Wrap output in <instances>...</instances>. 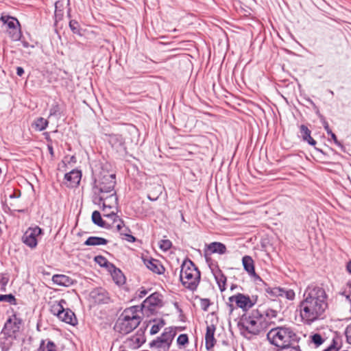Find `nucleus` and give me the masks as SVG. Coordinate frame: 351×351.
Wrapping results in <instances>:
<instances>
[{"instance_id":"nucleus-18","label":"nucleus","mask_w":351,"mask_h":351,"mask_svg":"<svg viewBox=\"0 0 351 351\" xmlns=\"http://www.w3.org/2000/svg\"><path fill=\"white\" fill-rule=\"evenodd\" d=\"M54 284L62 287H70L74 284V280L68 276L64 274H55L52 276Z\"/></svg>"},{"instance_id":"nucleus-32","label":"nucleus","mask_w":351,"mask_h":351,"mask_svg":"<svg viewBox=\"0 0 351 351\" xmlns=\"http://www.w3.org/2000/svg\"><path fill=\"white\" fill-rule=\"evenodd\" d=\"M263 314L265 317L266 320L269 322V326H270L272 324H274L272 322V319L277 317L278 312L272 308H263Z\"/></svg>"},{"instance_id":"nucleus-10","label":"nucleus","mask_w":351,"mask_h":351,"mask_svg":"<svg viewBox=\"0 0 351 351\" xmlns=\"http://www.w3.org/2000/svg\"><path fill=\"white\" fill-rule=\"evenodd\" d=\"M162 295L155 292L147 297L140 306V312L147 310L149 313L154 312L156 308L162 306Z\"/></svg>"},{"instance_id":"nucleus-40","label":"nucleus","mask_w":351,"mask_h":351,"mask_svg":"<svg viewBox=\"0 0 351 351\" xmlns=\"http://www.w3.org/2000/svg\"><path fill=\"white\" fill-rule=\"evenodd\" d=\"M118 223L116 226V229L122 235V232H130L128 228L125 226L124 221L121 219L117 220Z\"/></svg>"},{"instance_id":"nucleus-23","label":"nucleus","mask_w":351,"mask_h":351,"mask_svg":"<svg viewBox=\"0 0 351 351\" xmlns=\"http://www.w3.org/2000/svg\"><path fill=\"white\" fill-rule=\"evenodd\" d=\"M176 334L177 328L170 326L165 328L160 337L171 345Z\"/></svg>"},{"instance_id":"nucleus-11","label":"nucleus","mask_w":351,"mask_h":351,"mask_svg":"<svg viewBox=\"0 0 351 351\" xmlns=\"http://www.w3.org/2000/svg\"><path fill=\"white\" fill-rule=\"evenodd\" d=\"M42 233V229L36 226L35 228H29L24 233L23 236V243L31 248H34L38 243L37 237Z\"/></svg>"},{"instance_id":"nucleus-49","label":"nucleus","mask_w":351,"mask_h":351,"mask_svg":"<svg viewBox=\"0 0 351 351\" xmlns=\"http://www.w3.org/2000/svg\"><path fill=\"white\" fill-rule=\"evenodd\" d=\"M278 351H302L299 346H289Z\"/></svg>"},{"instance_id":"nucleus-27","label":"nucleus","mask_w":351,"mask_h":351,"mask_svg":"<svg viewBox=\"0 0 351 351\" xmlns=\"http://www.w3.org/2000/svg\"><path fill=\"white\" fill-rule=\"evenodd\" d=\"M145 341V338L142 333L133 335L128 340L129 345L134 349L138 348Z\"/></svg>"},{"instance_id":"nucleus-48","label":"nucleus","mask_w":351,"mask_h":351,"mask_svg":"<svg viewBox=\"0 0 351 351\" xmlns=\"http://www.w3.org/2000/svg\"><path fill=\"white\" fill-rule=\"evenodd\" d=\"M104 216L111 219L112 223L117 222L119 219V216L114 211H112L109 213H104Z\"/></svg>"},{"instance_id":"nucleus-14","label":"nucleus","mask_w":351,"mask_h":351,"mask_svg":"<svg viewBox=\"0 0 351 351\" xmlns=\"http://www.w3.org/2000/svg\"><path fill=\"white\" fill-rule=\"evenodd\" d=\"M61 314V316L60 315L58 317L60 320L72 326H75L77 324L75 315L71 309L64 307Z\"/></svg>"},{"instance_id":"nucleus-41","label":"nucleus","mask_w":351,"mask_h":351,"mask_svg":"<svg viewBox=\"0 0 351 351\" xmlns=\"http://www.w3.org/2000/svg\"><path fill=\"white\" fill-rule=\"evenodd\" d=\"M172 246V243L169 239H162L159 243V247L160 248L164 251L167 252L169 250Z\"/></svg>"},{"instance_id":"nucleus-55","label":"nucleus","mask_w":351,"mask_h":351,"mask_svg":"<svg viewBox=\"0 0 351 351\" xmlns=\"http://www.w3.org/2000/svg\"><path fill=\"white\" fill-rule=\"evenodd\" d=\"M16 74L17 75L21 77L24 74V69L21 66H17Z\"/></svg>"},{"instance_id":"nucleus-33","label":"nucleus","mask_w":351,"mask_h":351,"mask_svg":"<svg viewBox=\"0 0 351 351\" xmlns=\"http://www.w3.org/2000/svg\"><path fill=\"white\" fill-rule=\"evenodd\" d=\"M48 124L49 122L47 119L43 117H39L34 121L32 126L35 128L36 130L43 131L47 128Z\"/></svg>"},{"instance_id":"nucleus-1","label":"nucleus","mask_w":351,"mask_h":351,"mask_svg":"<svg viewBox=\"0 0 351 351\" xmlns=\"http://www.w3.org/2000/svg\"><path fill=\"white\" fill-rule=\"evenodd\" d=\"M328 294L319 285H309L303 293L302 299L297 307V311L303 324L311 326L326 317L328 308Z\"/></svg>"},{"instance_id":"nucleus-9","label":"nucleus","mask_w":351,"mask_h":351,"mask_svg":"<svg viewBox=\"0 0 351 351\" xmlns=\"http://www.w3.org/2000/svg\"><path fill=\"white\" fill-rule=\"evenodd\" d=\"M230 310L232 312L234 307L232 304L235 302L236 306L241 308L244 311H248L251 308L256 302V299H251L249 295H246L242 293H237L232 295L228 298Z\"/></svg>"},{"instance_id":"nucleus-4","label":"nucleus","mask_w":351,"mask_h":351,"mask_svg":"<svg viewBox=\"0 0 351 351\" xmlns=\"http://www.w3.org/2000/svg\"><path fill=\"white\" fill-rule=\"evenodd\" d=\"M116 184V175L102 169L95 178L93 184V193L99 197L101 202L104 199V195L112 192Z\"/></svg>"},{"instance_id":"nucleus-52","label":"nucleus","mask_w":351,"mask_h":351,"mask_svg":"<svg viewBox=\"0 0 351 351\" xmlns=\"http://www.w3.org/2000/svg\"><path fill=\"white\" fill-rule=\"evenodd\" d=\"M47 140L49 142V143L47 144L48 151L51 155V157L53 158L54 157V152H53V148L52 143H51V139L50 138H47Z\"/></svg>"},{"instance_id":"nucleus-3","label":"nucleus","mask_w":351,"mask_h":351,"mask_svg":"<svg viewBox=\"0 0 351 351\" xmlns=\"http://www.w3.org/2000/svg\"><path fill=\"white\" fill-rule=\"evenodd\" d=\"M139 306H132L125 308L118 318L115 330L122 335H126L134 330L141 322Z\"/></svg>"},{"instance_id":"nucleus-17","label":"nucleus","mask_w":351,"mask_h":351,"mask_svg":"<svg viewBox=\"0 0 351 351\" xmlns=\"http://www.w3.org/2000/svg\"><path fill=\"white\" fill-rule=\"evenodd\" d=\"M82 177L81 171L73 169L64 176L65 180L69 182V186L74 187L79 184Z\"/></svg>"},{"instance_id":"nucleus-13","label":"nucleus","mask_w":351,"mask_h":351,"mask_svg":"<svg viewBox=\"0 0 351 351\" xmlns=\"http://www.w3.org/2000/svg\"><path fill=\"white\" fill-rule=\"evenodd\" d=\"M215 329L216 328L213 324H210L206 327V332L205 335V345L206 349L208 350L212 349L216 343V339L214 337Z\"/></svg>"},{"instance_id":"nucleus-31","label":"nucleus","mask_w":351,"mask_h":351,"mask_svg":"<svg viewBox=\"0 0 351 351\" xmlns=\"http://www.w3.org/2000/svg\"><path fill=\"white\" fill-rule=\"evenodd\" d=\"M108 240L99 237H88L86 241L84 242V245H106L108 243Z\"/></svg>"},{"instance_id":"nucleus-57","label":"nucleus","mask_w":351,"mask_h":351,"mask_svg":"<svg viewBox=\"0 0 351 351\" xmlns=\"http://www.w3.org/2000/svg\"><path fill=\"white\" fill-rule=\"evenodd\" d=\"M346 269L350 274H351V260L346 263Z\"/></svg>"},{"instance_id":"nucleus-50","label":"nucleus","mask_w":351,"mask_h":351,"mask_svg":"<svg viewBox=\"0 0 351 351\" xmlns=\"http://www.w3.org/2000/svg\"><path fill=\"white\" fill-rule=\"evenodd\" d=\"M345 335H346L348 343L351 344V324H349L346 327V330H345Z\"/></svg>"},{"instance_id":"nucleus-26","label":"nucleus","mask_w":351,"mask_h":351,"mask_svg":"<svg viewBox=\"0 0 351 351\" xmlns=\"http://www.w3.org/2000/svg\"><path fill=\"white\" fill-rule=\"evenodd\" d=\"M208 250L211 254L217 253L219 254H224L226 253V245L220 242H213L207 246Z\"/></svg>"},{"instance_id":"nucleus-53","label":"nucleus","mask_w":351,"mask_h":351,"mask_svg":"<svg viewBox=\"0 0 351 351\" xmlns=\"http://www.w3.org/2000/svg\"><path fill=\"white\" fill-rule=\"evenodd\" d=\"M147 293V291L146 289L141 288L137 293V297L139 298H142L144 296H145Z\"/></svg>"},{"instance_id":"nucleus-56","label":"nucleus","mask_w":351,"mask_h":351,"mask_svg":"<svg viewBox=\"0 0 351 351\" xmlns=\"http://www.w3.org/2000/svg\"><path fill=\"white\" fill-rule=\"evenodd\" d=\"M99 204H100V202H99ZM102 204H103V211H104V213H109L108 211H107V208H111V206H107L106 204V203L104 202V200L102 201Z\"/></svg>"},{"instance_id":"nucleus-45","label":"nucleus","mask_w":351,"mask_h":351,"mask_svg":"<svg viewBox=\"0 0 351 351\" xmlns=\"http://www.w3.org/2000/svg\"><path fill=\"white\" fill-rule=\"evenodd\" d=\"M113 278L117 284H122L124 282V276L121 271V270L118 269V271H114V274L113 276Z\"/></svg>"},{"instance_id":"nucleus-8","label":"nucleus","mask_w":351,"mask_h":351,"mask_svg":"<svg viewBox=\"0 0 351 351\" xmlns=\"http://www.w3.org/2000/svg\"><path fill=\"white\" fill-rule=\"evenodd\" d=\"M22 320L16 315L13 314L5 322L4 327L1 332V335L4 338H10L11 340L15 338L16 333L21 328Z\"/></svg>"},{"instance_id":"nucleus-47","label":"nucleus","mask_w":351,"mask_h":351,"mask_svg":"<svg viewBox=\"0 0 351 351\" xmlns=\"http://www.w3.org/2000/svg\"><path fill=\"white\" fill-rule=\"evenodd\" d=\"M210 305V302L209 299L204 298L200 300V306L202 309L204 311H208V307Z\"/></svg>"},{"instance_id":"nucleus-36","label":"nucleus","mask_w":351,"mask_h":351,"mask_svg":"<svg viewBox=\"0 0 351 351\" xmlns=\"http://www.w3.org/2000/svg\"><path fill=\"white\" fill-rule=\"evenodd\" d=\"M281 297L285 298L289 300H293L295 298V291L291 289L283 288Z\"/></svg>"},{"instance_id":"nucleus-54","label":"nucleus","mask_w":351,"mask_h":351,"mask_svg":"<svg viewBox=\"0 0 351 351\" xmlns=\"http://www.w3.org/2000/svg\"><path fill=\"white\" fill-rule=\"evenodd\" d=\"M122 235H124L127 237V240L130 242H133L135 241V237H133L132 235L130 234H128V232H122Z\"/></svg>"},{"instance_id":"nucleus-37","label":"nucleus","mask_w":351,"mask_h":351,"mask_svg":"<svg viewBox=\"0 0 351 351\" xmlns=\"http://www.w3.org/2000/svg\"><path fill=\"white\" fill-rule=\"evenodd\" d=\"M164 326L165 321L163 319L159 320L157 323L153 324L151 327L150 334L155 335L158 333Z\"/></svg>"},{"instance_id":"nucleus-51","label":"nucleus","mask_w":351,"mask_h":351,"mask_svg":"<svg viewBox=\"0 0 351 351\" xmlns=\"http://www.w3.org/2000/svg\"><path fill=\"white\" fill-rule=\"evenodd\" d=\"M344 293H348L346 298L351 301V280L346 283Z\"/></svg>"},{"instance_id":"nucleus-5","label":"nucleus","mask_w":351,"mask_h":351,"mask_svg":"<svg viewBox=\"0 0 351 351\" xmlns=\"http://www.w3.org/2000/svg\"><path fill=\"white\" fill-rule=\"evenodd\" d=\"M200 278V271L193 262L189 259L184 260L181 265L180 274V279L183 286L191 291H195Z\"/></svg>"},{"instance_id":"nucleus-35","label":"nucleus","mask_w":351,"mask_h":351,"mask_svg":"<svg viewBox=\"0 0 351 351\" xmlns=\"http://www.w3.org/2000/svg\"><path fill=\"white\" fill-rule=\"evenodd\" d=\"M282 287H269L266 289V291L268 294L274 297H281Z\"/></svg>"},{"instance_id":"nucleus-16","label":"nucleus","mask_w":351,"mask_h":351,"mask_svg":"<svg viewBox=\"0 0 351 351\" xmlns=\"http://www.w3.org/2000/svg\"><path fill=\"white\" fill-rule=\"evenodd\" d=\"M242 263L244 269L250 276L258 278L255 271L254 260L250 256H244L242 258Z\"/></svg>"},{"instance_id":"nucleus-19","label":"nucleus","mask_w":351,"mask_h":351,"mask_svg":"<svg viewBox=\"0 0 351 351\" xmlns=\"http://www.w3.org/2000/svg\"><path fill=\"white\" fill-rule=\"evenodd\" d=\"M65 305H66V301L64 299H61L59 301L50 302V312L58 317L60 315H62L61 313Z\"/></svg>"},{"instance_id":"nucleus-39","label":"nucleus","mask_w":351,"mask_h":351,"mask_svg":"<svg viewBox=\"0 0 351 351\" xmlns=\"http://www.w3.org/2000/svg\"><path fill=\"white\" fill-rule=\"evenodd\" d=\"M0 302L16 304V298L12 294L0 295Z\"/></svg>"},{"instance_id":"nucleus-22","label":"nucleus","mask_w":351,"mask_h":351,"mask_svg":"<svg viewBox=\"0 0 351 351\" xmlns=\"http://www.w3.org/2000/svg\"><path fill=\"white\" fill-rule=\"evenodd\" d=\"M300 133L304 141L307 142L311 145L314 146L316 145L317 142L311 137V131L308 128L306 125H301L300 126Z\"/></svg>"},{"instance_id":"nucleus-12","label":"nucleus","mask_w":351,"mask_h":351,"mask_svg":"<svg viewBox=\"0 0 351 351\" xmlns=\"http://www.w3.org/2000/svg\"><path fill=\"white\" fill-rule=\"evenodd\" d=\"M90 299L96 304H108L110 301L108 292L101 288H96L92 290L90 293Z\"/></svg>"},{"instance_id":"nucleus-46","label":"nucleus","mask_w":351,"mask_h":351,"mask_svg":"<svg viewBox=\"0 0 351 351\" xmlns=\"http://www.w3.org/2000/svg\"><path fill=\"white\" fill-rule=\"evenodd\" d=\"M189 342V338L187 335L186 334H181L178 336L177 339V343L178 346H184L186 344H187Z\"/></svg>"},{"instance_id":"nucleus-43","label":"nucleus","mask_w":351,"mask_h":351,"mask_svg":"<svg viewBox=\"0 0 351 351\" xmlns=\"http://www.w3.org/2000/svg\"><path fill=\"white\" fill-rule=\"evenodd\" d=\"M69 27L74 34H80V25L77 21L75 20L70 21Z\"/></svg>"},{"instance_id":"nucleus-21","label":"nucleus","mask_w":351,"mask_h":351,"mask_svg":"<svg viewBox=\"0 0 351 351\" xmlns=\"http://www.w3.org/2000/svg\"><path fill=\"white\" fill-rule=\"evenodd\" d=\"M252 313L254 315L253 319H256L258 322H261L265 330L269 327V322L266 320L263 314V306H260L257 309L252 311Z\"/></svg>"},{"instance_id":"nucleus-38","label":"nucleus","mask_w":351,"mask_h":351,"mask_svg":"<svg viewBox=\"0 0 351 351\" xmlns=\"http://www.w3.org/2000/svg\"><path fill=\"white\" fill-rule=\"evenodd\" d=\"M323 125H324V128L325 130L326 131L327 134L331 136V138L334 141L336 145H337L338 146H340L341 143L338 141L336 135L332 132V130L329 128L328 122L324 121L323 123Z\"/></svg>"},{"instance_id":"nucleus-58","label":"nucleus","mask_w":351,"mask_h":351,"mask_svg":"<svg viewBox=\"0 0 351 351\" xmlns=\"http://www.w3.org/2000/svg\"><path fill=\"white\" fill-rule=\"evenodd\" d=\"M158 196H156L155 197H151L150 195H147V198L150 199L151 201H156L158 199Z\"/></svg>"},{"instance_id":"nucleus-42","label":"nucleus","mask_w":351,"mask_h":351,"mask_svg":"<svg viewBox=\"0 0 351 351\" xmlns=\"http://www.w3.org/2000/svg\"><path fill=\"white\" fill-rule=\"evenodd\" d=\"M9 278L4 274H0V291H5Z\"/></svg>"},{"instance_id":"nucleus-6","label":"nucleus","mask_w":351,"mask_h":351,"mask_svg":"<svg viewBox=\"0 0 351 351\" xmlns=\"http://www.w3.org/2000/svg\"><path fill=\"white\" fill-rule=\"evenodd\" d=\"M254 315L251 312L249 315H244L237 324L241 334L247 339H251L254 335H258L265 331L261 322L253 319Z\"/></svg>"},{"instance_id":"nucleus-34","label":"nucleus","mask_w":351,"mask_h":351,"mask_svg":"<svg viewBox=\"0 0 351 351\" xmlns=\"http://www.w3.org/2000/svg\"><path fill=\"white\" fill-rule=\"evenodd\" d=\"M95 261L101 267L110 268L112 267L113 265L110 263L103 256L99 255L95 257Z\"/></svg>"},{"instance_id":"nucleus-29","label":"nucleus","mask_w":351,"mask_h":351,"mask_svg":"<svg viewBox=\"0 0 351 351\" xmlns=\"http://www.w3.org/2000/svg\"><path fill=\"white\" fill-rule=\"evenodd\" d=\"M38 351H58L57 346L53 341L49 339H42L40 343Z\"/></svg>"},{"instance_id":"nucleus-28","label":"nucleus","mask_w":351,"mask_h":351,"mask_svg":"<svg viewBox=\"0 0 351 351\" xmlns=\"http://www.w3.org/2000/svg\"><path fill=\"white\" fill-rule=\"evenodd\" d=\"M92 221L95 224L101 228H110L112 226L110 223L102 219L100 213L97 210H95L92 213Z\"/></svg>"},{"instance_id":"nucleus-61","label":"nucleus","mask_w":351,"mask_h":351,"mask_svg":"<svg viewBox=\"0 0 351 351\" xmlns=\"http://www.w3.org/2000/svg\"><path fill=\"white\" fill-rule=\"evenodd\" d=\"M58 3H59V1H56V2L55 3V7H56L55 12H57V8H58Z\"/></svg>"},{"instance_id":"nucleus-15","label":"nucleus","mask_w":351,"mask_h":351,"mask_svg":"<svg viewBox=\"0 0 351 351\" xmlns=\"http://www.w3.org/2000/svg\"><path fill=\"white\" fill-rule=\"evenodd\" d=\"M108 141L112 147L117 151H122L125 149V140L122 135L119 134H110Z\"/></svg>"},{"instance_id":"nucleus-25","label":"nucleus","mask_w":351,"mask_h":351,"mask_svg":"<svg viewBox=\"0 0 351 351\" xmlns=\"http://www.w3.org/2000/svg\"><path fill=\"white\" fill-rule=\"evenodd\" d=\"M328 341V338L320 333H313L309 336L308 343L317 348Z\"/></svg>"},{"instance_id":"nucleus-24","label":"nucleus","mask_w":351,"mask_h":351,"mask_svg":"<svg viewBox=\"0 0 351 351\" xmlns=\"http://www.w3.org/2000/svg\"><path fill=\"white\" fill-rule=\"evenodd\" d=\"M149 346L151 348L156 349L158 351H167L169 349L171 345L167 343L165 340L158 337L156 339L149 343Z\"/></svg>"},{"instance_id":"nucleus-7","label":"nucleus","mask_w":351,"mask_h":351,"mask_svg":"<svg viewBox=\"0 0 351 351\" xmlns=\"http://www.w3.org/2000/svg\"><path fill=\"white\" fill-rule=\"evenodd\" d=\"M1 20L9 37L13 41H17L21 39V31L19 21L12 16H2Z\"/></svg>"},{"instance_id":"nucleus-30","label":"nucleus","mask_w":351,"mask_h":351,"mask_svg":"<svg viewBox=\"0 0 351 351\" xmlns=\"http://www.w3.org/2000/svg\"><path fill=\"white\" fill-rule=\"evenodd\" d=\"M214 276L220 291H223L226 289L227 280L226 276L219 269L214 274Z\"/></svg>"},{"instance_id":"nucleus-2","label":"nucleus","mask_w":351,"mask_h":351,"mask_svg":"<svg viewBox=\"0 0 351 351\" xmlns=\"http://www.w3.org/2000/svg\"><path fill=\"white\" fill-rule=\"evenodd\" d=\"M267 339L270 344L281 350L298 342L299 337L293 328L281 326L271 328L267 333Z\"/></svg>"},{"instance_id":"nucleus-59","label":"nucleus","mask_w":351,"mask_h":351,"mask_svg":"<svg viewBox=\"0 0 351 351\" xmlns=\"http://www.w3.org/2000/svg\"><path fill=\"white\" fill-rule=\"evenodd\" d=\"M110 197H114L115 203L117 204L118 198H117V197L116 195V193H114L111 194Z\"/></svg>"},{"instance_id":"nucleus-44","label":"nucleus","mask_w":351,"mask_h":351,"mask_svg":"<svg viewBox=\"0 0 351 351\" xmlns=\"http://www.w3.org/2000/svg\"><path fill=\"white\" fill-rule=\"evenodd\" d=\"M60 106L57 103L53 104L49 110V117L60 116Z\"/></svg>"},{"instance_id":"nucleus-20","label":"nucleus","mask_w":351,"mask_h":351,"mask_svg":"<svg viewBox=\"0 0 351 351\" xmlns=\"http://www.w3.org/2000/svg\"><path fill=\"white\" fill-rule=\"evenodd\" d=\"M144 262L147 267L156 274H161L165 271L164 267L156 259L151 258L149 260H145Z\"/></svg>"},{"instance_id":"nucleus-60","label":"nucleus","mask_w":351,"mask_h":351,"mask_svg":"<svg viewBox=\"0 0 351 351\" xmlns=\"http://www.w3.org/2000/svg\"><path fill=\"white\" fill-rule=\"evenodd\" d=\"M23 47L27 48L29 47V43L27 42H26V41H23Z\"/></svg>"}]
</instances>
